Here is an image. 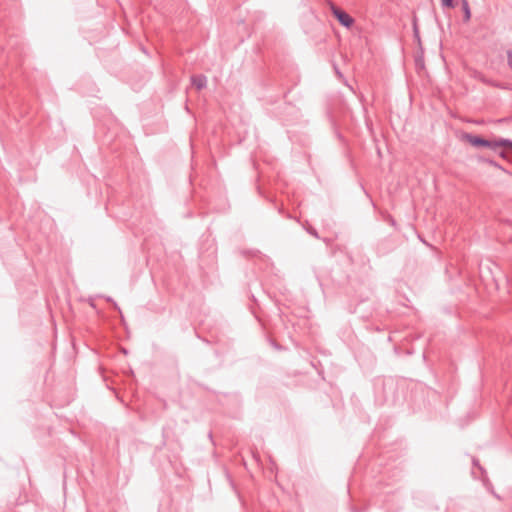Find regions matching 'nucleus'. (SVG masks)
<instances>
[{"label": "nucleus", "mask_w": 512, "mask_h": 512, "mask_svg": "<svg viewBox=\"0 0 512 512\" xmlns=\"http://www.w3.org/2000/svg\"><path fill=\"white\" fill-rule=\"evenodd\" d=\"M460 140L464 143L470 144L474 147H487L491 150L497 151L503 158H509V151L512 150V142L508 140H486L480 136L463 133Z\"/></svg>", "instance_id": "nucleus-1"}, {"label": "nucleus", "mask_w": 512, "mask_h": 512, "mask_svg": "<svg viewBox=\"0 0 512 512\" xmlns=\"http://www.w3.org/2000/svg\"><path fill=\"white\" fill-rule=\"evenodd\" d=\"M331 11L333 15L337 18V20L341 23V25L347 28H350L353 25V18L345 11L341 10L340 8L334 5L331 6Z\"/></svg>", "instance_id": "nucleus-2"}, {"label": "nucleus", "mask_w": 512, "mask_h": 512, "mask_svg": "<svg viewBox=\"0 0 512 512\" xmlns=\"http://www.w3.org/2000/svg\"><path fill=\"white\" fill-rule=\"evenodd\" d=\"M192 84L196 87V89L201 90L206 86V77L202 75L193 76Z\"/></svg>", "instance_id": "nucleus-3"}, {"label": "nucleus", "mask_w": 512, "mask_h": 512, "mask_svg": "<svg viewBox=\"0 0 512 512\" xmlns=\"http://www.w3.org/2000/svg\"><path fill=\"white\" fill-rule=\"evenodd\" d=\"M463 9H464V12H465L466 20H469L470 19V10H469V7H468V4H467L466 0H463Z\"/></svg>", "instance_id": "nucleus-4"}, {"label": "nucleus", "mask_w": 512, "mask_h": 512, "mask_svg": "<svg viewBox=\"0 0 512 512\" xmlns=\"http://www.w3.org/2000/svg\"><path fill=\"white\" fill-rule=\"evenodd\" d=\"M443 4L447 7H453V1L452 0H442Z\"/></svg>", "instance_id": "nucleus-5"}, {"label": "nucleus", "mask_w": 512, "mask_h": 512, "mask_svg": "<svg viewBox=\"0 0 512 512\" xmlns=\"http://www.w3.org/2000/svg\"><path fill=\"white\" fill-rule=\"evenodd\" d=\"M509 65L512 67V53L509 54Z\"/></svg>", "instance_id": "nucleus-6"}]
</instances>
